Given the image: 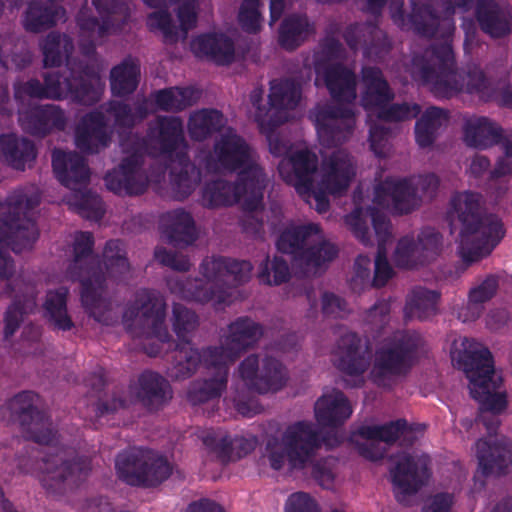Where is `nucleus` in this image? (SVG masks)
<instances>
[{
    "label": "nucleus",
    "mask_w": 512,
    "mask_h": 512,
    "mask_svg": "<svg viewBox=\"0 0 512 512\" xmlns=\"http://www.w3.org/2000/svg\"><path fill=\"white\" fill-rule=\"evenodd\" d=\"M322 442L321 434L312 422H294L287 426L280 440L276 436L267 440L270 466L280 470L287 459L292 468L303 469L315 457Z\"/></svg>",
    "instance_id": "f8f14e48"
},
{
    "label": "nucleus",
    "mask_w": 512,
    "mask_h": 512,
    "mask_svg": "<svg viewBox=\"0 0 512 512\" xmlns=\"http://www.w3.org/2000/svg\"><path fill=\"white\" fill-rule=\"evenodd\" d=\"M301 99V86L293 79H275L270 82L269 106L277 116L281 110L295 109Z\"/></svg>",
    "instance_id": "5fc2aeb1"
},
{
    "label": "nucleus",
    "mask_w": 512,
    "mask_h": 512,
    "mask_svg": "<svg viewBox=\"0 0 512 512\" xmlns=\"http://www.w3.org/2000/svg\"><path fill=\"white\" fill-rule=\"evenodd\" d=\"M343 38L352 51L362 49L367 58L380 59L392 47L387 34L369 22L348 25L343 32Z\"/></svg>",
    "instance_id": "cd10ccee"
},
{
    "label": "nucleus",
    "mask_w": 512,
    "mask_h": 512,
    "mask_svg": "<svg viewBox=\"0 0 512 512\" xmlns=\"http://www.w3.org/2000/svg\"><path fill=\"white\" fill-rule=\"evenodd\" d=\"M19 123L27 134L44 138L53 131H63L67 117L59 105L36 104L19 113Z\"/></svg>",
    "instance_id": "bb28decb"
},
{
    "label": "nucleus",
    "mask_w": 512,
    "mask_h": 512,
    "mask_svg": "<svg viewBox=\"0 0 512 512\" xmlns=\"http://www.w3.org/2000/svg\"><path fill=\"white\" fill-rule=\"evenodd\" d=\"M449 121L447 110L431 106L415 123V140L421 148L430 147L436 140L439 130Z\"/></svg>",
    "instance_id": "09e8293b"
},
{
    "label": "nucleus",
    "mask_w": 512,
    "mask_h": 512,
    "mask_svg": "<svg viewBox=\"0 0 512 512\" xmlns=\"http://www.w3.org/2000/svg\"><path fill=\"white\" fill-rule=\"evenodd\" d=\"M14 98L18 102L26 99L68 100L72 103L93 106L104 92V83L98 70L85 61H68L60 71L43 74V82L37 78L15 82Z\"/></svg>",
    "instance_id": "7ed1b4c3"
},
{
    "label": "nucleus",
    "mask_w": 512,
    "mask_h": 512,
    "mask_svg": "<svg viewBox=\"0 0 512 512\" xmlns=\"http://www.w3.org/2000/svg\"><path fill=\"white\" fill-rule=\"evenodd\" d=\"M475 16L481 30L492 38H503L512 31V12L508 5L478 0Z\"/></svg>",
    "instance_id": "473e14b6"
},
{
    "label": "nucleus",
    "mask_w": 512,
    "mask_h": 512,
    "mask_svg": "<svg viewBox=\"0 0 512 512\" xmlns=\"http://www.w3.org/2000/svg\"><path fill=\"white\" fill-rule=\"evenodd\" d=\"M318 224L291 226L285 228L276 241L277 250L291 256L292 265L304 273L316 272L322 265L336 258L338 249L335 245L319 238Z\"/></svg>",
    "instance_id": "ddd939ff"
},
{
    "label": "nucleus",
    "mask_w": 512,
    "mask_h": 512,
    "mask_svg": "<svg viewBox=\"0 0 512 512\" xmlns=\"http://www.w3.org/2000/svg\"><path fill=\"white\" fill-rule=\"evenodd\" d=\"M193 53L200 58L219 65L226 66L235 59L233 40L224 33H204L191 41Z\"/></svg>",
    "instance_id": "f704fd0d"
},
{
    "label": "nucleus",
    "mask_w": 512,
    "mask_h": 512,
    "mask_svg": "<svg viewBox=\"0 0 512 512\" xmlns=\"http://www.w3.org/2000/svg\"><path fill=\"white\" fill-rule=\"evenodd\" d=\"M35 287L27 284L24 291L16 292L13 301L7 308L4 316V336L9 338L19 329L25 315L32 313L36 308Z\"/></svg>",
    "instance_id": "a18cd8bd"
},
{
    "label": "nucleus",
    "mask_w": 512,
    "mask_h": 512,
    "mask_svg": "<svg viewBox=\"0 0 512 512\" xmlns=\"http://www.w3.org/2000/svg\"><path fill=\"white\" fill-rule=\"evenodd\" d=\"M361 193L360 188L355 189L353 193L355 208L346 215L345 223L354 236L363 245L368 246L372 244L367 224V220L370 219L377 238V249L386 248L387 243L392 238L391 222L378 208L370 205L366 208L361 207L359 204Z\"/></svg>",
    "instance_id": "5701e85b"
},
{
    "label": "nucleus",
    "mask_w": 512,
    "mask_h": 512,
    "mask_svg": "<svg viewBox=\"0 0 512 512\" xmlns=\"http://www.w3.org/2000/svg\"><path fill=\"white\" fill-rule=\"evenodd\" d=\"M165 317V301L154 290L140 289L134 302L125 308L122 321L133 336L146 334L167 342L170 334L165 326Z\"/></svg>",
    "instance_id": "f3484780"
},
{
    "label": "nucleus",
    "mask_w": 512,
    "mask_h": 512,
    "mask_svg": "<svg viewBox=\"0 0 512 512\" xmlns=\"http://www.w3.org/2000/svg\"><path fill=\"white\" fill-rule=\"evenodd\" d=\"M52 168L57 180L69 189H77L89 182L87 160L75 151L55 149L52 153Z\"/></svg>",
    "instance_id": "7c9ffc66"
},
{
    "label": "nucleus",
    "mask_w": 512,
    "mask_h": 512,
    "mask_svg": "<svg viewBox=\"0 0 512 512\" xmlns=\"http://www.w3.org/2000/svg\"><path fill=\"white\" fill-rule=\"evenodd\" d=\"M424 345V338L415 330L394 332L376 349L369 373L370 380L378 387L391 389L399 378L406 377L419 362Z\"/></svg>",
    "instance_id": "1a4fd4ad"
},
{
    "label": "nucleus",
    "mask_w": 512,
    "mask_h": 512,
    "mask_svg": "<svg viewBox=\"0 0 512 512\" xmlns=\"http://www.w3.org/2000/svg\"><path fill=\"white\" fill-rule=\"evenodd\" d=\"M315 27L306 15L292 14L284 18L279 28V45L287 51L297 49L310 35Z\"/></svg>",
    "instance_id": "de8ad7c7"
},
{
    "label": "nucleus",
    "mask_w": 512,
    "mask_h": 512,
    "mask_svg": "<svg viewBox=\"0 0 512 512\" xmlns=\"http://www.w3.org/2000/svg\"><path fill=\"white\" fill-rule=\"evenodd\" d=\"M92 4L101 20L80 12L77 16V25L83 32L96 33L102 38L120 31L130 18V8L123 0H92Z\"/></svg>",
    "instance_id": "b1692460"
},
{
    "label": "nucleus",
    "mask_w": 512,
    "mask_h": 512,
    "mask_svg": "<svg viewBox=\"0 0 512 512\" xmlns=\"http://www.w3.org/2000/svg\"><path fill=\"white\" fill-rule=\"evenodd\" d=\"M417 243L425 264L438 257L442 251L443 236L432 227L423 228L417 237Z\"/></svg>",
    "instance_id": "774afa93"
},
{
    "label": "nucleus",
    "mask_w": 512,
    "mask_h": 512,
    "mask_svg": "<svg viewBox=\"0 0 512 512\" xmlns=\"http://www.w3.org/2000/svg\"><path fill=\"white\" fill-rule=\"evenodd\" d=\"M361 105L366 111L379 110L390 104L395 93L382 70L376 66L361 69Z\"/></svg>",
    "instance_id": "2f4dec72"
},
{
    "label": "nucleus",
    "mask_w": 512,
    "mask_h": 512,
    "mask_svg": "<svg viewBox=\"0 0 512 512\" xmlns=\"http://www.w3.org/2000/svg\"><path fill=\"white\" fill-rule=\"evenodd\" d=\"M259 280L267 285H280L290 279V269L287 261L281 256H274L271 267H269V257L260 265L258 274Z\"/></svg>",
    "instance_id": "338daca9"
},
{
    "label": "nucleus",
    "mask_w": 512,
    "mask_h": 512,
    "mask_svg": "<svg viewBox=\"0 0 512 512\" xmlns=\"http://www.w3.org/2000/svg\"><path fill=\"white\" fill-rule=\"evenodd\" d=\"M106 112L113 116L115 126L133 129L149 115L147 99L137 100L133 107L123 101L112 100L107 104Z\"/></svg>",
    "instance_id": "603ef678"
},
{
    "label": "nucleus",
    "mask_w": 512,
    "mask_h": 512,
    "mask_svg": "<svg viewBox=\"0 0 512 512\" xmlns=\"http://www.w3.org/2000/svg\"><path fill=\"white\" fill-rule=\"evenodd\" d=\"M239 373L246 386L259 394L278 392L288 380L286 368L272 356H266L261 366L256 354L247 356L239 365Z\"/></svg>",
    "instance_id": "412c9836"
},
{
    "label": "nucleus",
    "mask_w": 512,
    "mask_h": 512,
    "mask_svg": "<svg viewBox=\"0 0 512 512\" xmlns=\"http://www.w3.org/2000/svg\"><path fill=\"white\" fill-rule=\"evenodd\" d=\"M107 120L103 112L92 110L83 115L75 128V144L84 153L94 154L110 143Z\"/></svg>",
    "instance_id": "c85d7f7f"
},
{
    "label": "nucleus",
    "mask_w": 512,
    "mask_h": 512,
    "mask_svg": "<svg viewBox=\"0 0 512 512\" xmlns=\"http://www.w3.org/2000/svg\"><path fill=\"white\" fill-rule=\"evenodd\" d=\"M135 395L150 412L162 409L173 396L169 382L157 372L144 371L137 381Z\"/></svg>",
    "instance_id": "72a5a7b5"
},
{
    "label": "nucleus",
    "mask_w": 512,
    "mask_h": 512,
    "mask_svg": "<svg viewBox=\"0 0 512 512\" xmlns=\"http://www.w3.org/2000/svg\"><path fill=\"white\" fill-rule=\"evenodd\" d=\"M92 232H77L73 243V261L67 269L72 281L81 284V303L85 311L95 321L103 325H113L117 318L112 311V302L105 297L106 277L100 261L93 253Z\"/></svg>",
    "instance_id": "423d86ee"
},
{
    "label": "nucleus",
    "mask_w": 512,
    "mask_h": 512,
    "mask_svg": "<svg viewBox=\"0 0 512 512\" xmlns=\"http://www.w3.org/2000/svg\"><path fill=\"white\" fill-rule=\"evenodd\" d=\"M314 122L322 144L327 147H336L352 135L355 114L349 107L325 105L316 112Z\"/></svg>",
    "instance_id": "393cba45"
},
{
    "label": "nucleus",
    "mask_w": 512,
    "mask_h": 512,
    "mask_svg": "<svg viewBox=\"0 0 512 512\" xmlns=\"http://www.w3.org/2000/svg\"><path fill=\"white\" fill-rule=\"evenodd\" d=\"M40 403L39 394L24 390L14 395L6 405L11 419L19 424L26 439L56 450V453L47 452L42 457L40 482L49 495L62 496L86 479L91 471V461L86 456L65 459V451L58 448V431L50 416L40 408Z\"/></svg>",
    "instance_id": "f257e3e1"
},
{
    "label": "nucleus",
    "mask_w": 512,
    "mask_h": 512,
    "mask_svg": "<svg viewBox=\"0 0 512 512\" xmlns=\"http://www.w3.org/2000/svg\"><path fill=\"white\" fill-rule=\"evenodd\" d=\"M39 45L46 68L60 67L63 60L68 59L74 51L72 38L56 31L49 32Z\"/></svg>",
    "instance_id": "864d4df0"
},
{
    "label": "nucleus",
    "mask_w": 512,
    "mask_h": 512,
    "mask_svg": "<svg viewBox=\"0 0 512 512\" xmlns=\"http://www.w3.org/2000/svg\"><path fill=\"white\" fill-rule=\"evenodd\" d=\"M395 466L390 470L397 502L406 504L407 498L416 494L429 480L430 457L426 454L399 453Z\"/></svg>",
    "instance_id": "aec40b11"
},
{
    "label": "nucleus",
    "mask_w": 512,
    "mask_h": 512,
    "mask_svg": "<svg viewBox=\"0 0 512 512\" xmlns=\"http://www.w3.org/2000/svg\"><path fill=\"white\" fill-rule=\"evenodd\" d=\"M39 204V194L29 193L26 188L13 190L0 202V242L11 246L15 253L32 248L39 237L32 217Z\"/></svg>",
    "instance_id": "9b49d317"
},
{
    "label": "nucleus",
    "mask_w": 512,
    "mask_h": 512,
    "mask_svg": "<svg viewBox=\"0 0 512 512\" xmlns=\"http://www.w3.org/2000/svg\"><path fill=\"white\" fill-rule=\"evenodd\" d=\"M411 74L415 81L429 86L437 98L449 99L462 91L489 97L492 92L489 80L478 66L469 67L463 74L457 71L452 46L446 42L415 55Z\"/></svg>",
    "instance_id": "20e7f679"
},
{
    "label": "nucleus",
    "mask_w": 512,
    "mask_h": 512,
    "mask_svg": "<svg viewBox=\"0 0 512 512\" xmlns=\"http://www.w3.org/2000/svg\"><path fill=\"white\" fill-rule=\"evenodd\" d=\"M200 91L194 87H169L158 90L154 101L161 111L181 112L197 103Z\"/></svg>",
    "instance_id": "8fccbe9b"
},
{
    "label": "nucleus",
    "mask_w": 512,
    "mask_h": 512,
    "mask_svg": "<svg viewBox=\"0 0 512 512\" xmlns=\"http://www.w3.org/2000/svg\"><path fill=\"white\" fill-rule=\"evenodd\" d=\"M250 166L259 165L252 161L249 145L232 129H228L215 141L213 155L206 159L207 170L214 172H240Z\"/></svg>",
    "instance_id": "4be33fe9"
},
{
    "label": "nucleus",
    "mask_w": 512,
    "mask_h": 512,
    "mask_svg": "<svg viewBox=\"0 0 512 512\" xmlns=\"http://www.w3.org/2000/svg\"><path fill=\"white\" fill-rule=\"evenodd\" d=\"M176 156L177 166H173L170 170L171 186L176 198L184 200L200 183L201 171L190 160L187 152L179 151Z\"/></svg>",
    "instance_id": "ea45409f"
},
{
    "label": "nucleus",
    "mask_w": 512,
    "mask_h": 512,
    "mask_svg": "<svg viewBox=\"0 0 512 512\" xmlns=\"http://www.w3.org/2000/svg\"><path fill=\"white\" fill-rule=\"evenodd\" d=\"M463 133L466 145L477 149H486L502 140V128L486 117L468 120Z\"/></svg>",
    "instance_id": "37998d69"
},
{
    "label": "nucleus",
    "mask_w": 512,
    "mask_h": 512,
    "mask_svg": "<svg viewBox=\"0 0 512 512\" xmlns=\"http://www.w3.org/2000/svg\"><path fill=\"white\" fill-rule=\"evenodd\" d=\"M499 286L495 275H488L478 286L469 292V301L463 314V321L475 320L482 312V304L489 301L497 292ZM462 314H460V317Z\"/></svg>",
    "instance_id": "e2e57ef3"
},
{
    "label": "nucleus",
    "mask_w": 512,
    "mask_h": 512,
    "mask_svg": "<svg viewBox=\"0 0 512 512\" xmlns=\"http://www.w3.org/2000/svg\"><path fill=\"white\" fill-rule=\"evenodd\" d=\"M480 199V194L464 191L453 195L450 201L461 225L458 250L466 264L490 255L505 236L502 220L487 213Z\"/></svg>",
    "instance_id": "39448f33"
},
{
    "label": "nucleus",
    "mask_w": 512,
    "mask_h": 512,
    "mask_svg": "<svg viewBox=\"0 0 512 512\" xmlns=\"http://www.w3.org/2000/svg\"><path fill=\"white\" fill-rule=\"evenodd\" d=\"M168 226L165 233L169 243L174 247L183 248L197 240L195 221L184 209H175L167 213Z\"/></svg>",
    "instance_id": "49530a36"
},
{
    "label": "nucleus",
    "mask_w": 512,
    "mask_h": 512,
    "mask_svg": "<svg viewBox=\"0 0 512 512\" xmlns=\"http://www.w3.org/2000/svg\"><path fill=\"white\" fill-rule=\"evenodd\" d=\"M456 360L469 379L470 395L479 403L480 409L501 414L508 405L507 393L500 389L503 380L495 372L490 350L475 342L464 344Z\"/></svg>",
    "instance_id": "6e6552de"
},
{
    "label": "nucleus",
    "mask_w": 512,
    "mask_h": 512,
    "mask_svg": "<svg viewBox=\"0 0 512 512\" xmlns=\"http://www.w3.org/2000/svg\"><path fill=\"white\" fill-rule=\"evenodd\" d=\"M443 8L444 15H438L430 3L410 0L411 12L406 15L404 1L395 0L390 5V16L401 30L412 31L424 38H449L455 30L454 14L456 8L468 10L473 0H429Z\"/></svg>",
    "instance_id": "9d476101"
},
{
    "label": "nucleus",
    "mask_w": 512,
    "mask_h": 512,
    "mask_svg": "<svg viewBox=\"0 0 512 512\" xmlns=\"http://www.w3.org/2000/svg\"><path fill=\"white\" fill-rule=\"evenodd\" d=\"M439 298L440 294L435 290L415 287L407 298L404 308L405 315L409 318L416 317L419 320H427L436 315Z\"/></svg>",
    "instance_id": "bf43d9fd"
},
{
    "label": "nucleus",
    "mask_w": 512,
    "mask_h": 512,
    "mask_svg": "<svg viewBox=\"0 0 512 512\" xmlns=\"http://www.w3.org/2000/svg\"><path fill=\"white\" fill-rule=\"evenodd\" d=\"M103 258L109 276L117 281H122L126 278L130 270V264L123 241L119 239L107 241L103 250Z\"/></svg>",
    "instance_id": "680f3d73"
},
{
    "label": "nucleus",
    "mask_w": 512,
    "mask_h": 512,
    "mask_svg": "<svg viewBox=\"0 0 512 512\" xmlns=\"http://www.w3.org/2000/svg\"><path fill=\"white\" fill-rule=\"evenodd\" d=\"M373 202L381 207L391 205L395 213L404 215L417 209L421 200L409 179L387 177L374 187Z\"/></svg>",
    "instance_id": "a878e982"
},
{
    "label": "nucleus",
    "mask_w": 512,
    "mask_h": 512,
    "mask_svg": "<svg viewBox=\"0 0 512 512\" xmlns=\"http://www.w3.org/2000/svg\"><path fill=\"white\" fill-rule=\"evenodd\" d=\"M266 175L260 166H250L238 173L237 181L223 179L205 184L203 202L209 208L231 206L245 198L246 206L254 210L262 202Z\"/></svg>",
    "instance_id": "2eb2a0df"
},
{
    "label": "nucleus",
    "mask_w": 512,
    "mask_h": 512,
    "mask_svg": "<svg viewBox=\"0 0 512 512\" xmlns=\"http://www.w3.org/2000/svg\"><path fill=\"white\" fill-rule=\"evenodd\" d=\"M225 125L226 119L221 111L203 108L190 114L187 130L192 141L202 142L220 132Z\"/></svg>",
    "instance_id": "c03bdc74"
},
{
    "label": "nucleus",
    "mask_w": 512,
    "mask_h": 512,
    "mask_svg": "<svg viewBox=\"0 0 512 512\" xmlns=\"http://www.w3.org/2000/svg\"><path fill=\"white\" fill-rule=\"evenodd\" d=\"M352 414V407L345 394L337 389L322 395L315 404V417L323 427L341 426Z\"/></svg>",
    "instance_id": "c9c22d12"
},
{
    "label": "nucleus",
    "mask_w": 512,
    "mask_h": 512,
    "mask_svg": "<svg viewBox=\"0 0 512 512\" xmlns=\"http://www.w3.org/2000/svg\"><path fill=\"white\" fill-rule=\"evenodd\" d=\"M250 261L225 256L206 257L199 270L204 279H177L175 286L183 298L199 303L229 305L232 302V287L246 283L252 273Z\"/></svg>",
    "instance_id": "0eeeda50"
},
{
    "label": "nucleus",
    "mask_w": 512,
    "mask_h": 512,
    "mask_svg": "<svg viewBox=\"0 0 512 512\" xmlns=\"http://www.w3.org/2000/svg\"><path fill=\"white\" fill-rule=\"evenodd\" d=\"M289 162L293 169V175L284 177L287 183H291L298 194H309L313 186V176L318 168V157L308 149L294 152Z\"/></svg>",
    "instance_id": "a19ab883"
},
{
    "label": "nucleus",
    "mask_w": 512,
    "mask_h": 512,
    "mask_svg": "<svg viewBox=\"0 0 512 512\" xmlns=\"http://www.w3.org/2000/svg\"><path fill=\"white\" fill-rule=\"evenodd\" d=\"M122 146L129 155L118 167L106 173L105 185L119 196L141 195L148 187V177L143 169L144 155L171 158L180 148H186L183 121L178 116H157L149 124L145 137L132 136Z\"/></svg>",
    "instance_id": "f03ea898"
},
{
    "label": "nucleus",
    "mask_w": 512,
    "mask_h": 512,
    "mask_svg": "<svg viewBox=\"0 0 512 512\" xmlns=\"http://www.w3.org/2000/svg\"><path fill=\"white\" fill-rule=\"evenodd\" d=\"M321 170V187L314 189L312 186L309 194L300 195L312 196L316 202V211L325 213L330 207L328 194L342 196L348 190L356 171L351 156L344 150H336L323 159Z\"/></svg>",
    "instance_id": "a211bd4d"
},
{
    "label": "nucleus",
    "mask_w": 512,
    "mask_h": 512,
    "mask_svg": "<svg viewBox=\"0 0 512 512\" xmlns=\"http://www.w3.org/2000/svg\"><path fill=\"white\" fill-rule=\"evenodd\" d=\"M69 290L66 287H59L56 290L47 292L44 302L45 316L55 329L69 331L74 323L67 311V298Z\"/></svg>",
    "instance_id": "6e6d98bb"
},
{
    "label": "nucleus",
    "mask_w": 512,
    "mask_h": 512,
    "mask_svg": "<svg viewBox=\"0 0 512 512\" xmlns=\"http://www.w3.org/2000/svg\"><path fill=\"white\" fill-rule=\"evenodd\" d=\"M64 14L61 6L31 1L22 16V25L27 32L41 33L56 26L60 15Z\"/></svg>",
    "instance_id": "79ce46f5"
},
{
    "label": "nucleus",
    "mask_w": 512,
    "mask_h": 512,
    "mask_svg": "<svg viewBox=\"0 0 512 512\" xmlns=\"http://www.w3.org/2000/svg\"><path fill=\"white\" fill-rule=\"evenodd\" d=\"M213 358L199 349L180 351L169 369V376L174 380L190 378L200 365L206 369H214L212 378L196 380L190 383L187 399L192 405H200L220 398L227 387L229 368L224 364H214Z\"/></svg>",
    "instance_id": "4468645a"
},
{
    "label": "nucleus",
    "mask_w": 512,
    "mask_h": 512,
    "mask_svg": "<svg viewBox=\"0 0 512 512\" xmlns=\"http://www.w3.org/2000/svg\"><path fill=\"white\" fill-rule=\"evenodd\" d=\"M358 433L365 440H379L385 446H390L400 437L411 434V430L405 419H398L383 425L362 426Z\"/></svg>",
    "instance_id": "052dcab7"
},
{
    "label": "nucleus",
    "mask_w": 512,
    "mask_h": 512,
    "mask_svg": "<svg viewBox=\"0 0 512 512\" xmlns=\"http://www.w3.org/2000/svg\"><path fill=\"white\" fill-rule=\"evenodd\" d=\"M263 327L247 316L238 317L228 326L224 345L208 346L201 350L213 358V363L229 366L243 353L253 348L263 336Z\"/></svg>",
    "instance_id": "6ab92c4d"
},
{
    "label": "nucleus",
    "mask_w": 512,
    "mask_h": 512,
    "mask_svg": "<svg viewBox=\"0 0 512 512\" xmlns=\"http://www.w3.org/2000/svg\"><path fill=\"white\" fill-rule=\"evenodd\" d=\"M323 79L331 98L337 103H352L356 99V75L342 63L325 67Z\"/></svg>",
    "instance_id": "e433bc0d"
},
{
    "label": "nucleus",
    "mask_w": 512,
    "mask_h": 512,
    "mask_svg": "<svg viewBox=\"0 0 512 512\" xmlns=\"http://www.w3.org/2000/svg\"><path fill=\"white\" fill-rule=\"evenodd\" d=\"M337 368L350 376H360L368 368L361 350V338L354 332L343 334L337 344Z\"/></svg>",
    "instance_id": "58836bf2"
},
{
    "label": "nucleus",
    "mask_w": 512,
    "mask_h": 512,
    "mask_svg": "<svg viewBox=\"0 0 512 512\" xmlns=\"http://www.w3.org/2000/svg\"><path fill=\"white\" fill-rule=\"evenodd\" d=\"M477 459L484 476L504 475L512 461V442L506 437L479 439Z\"/></svg>",
    "instance_id": "c756f323"
},
{
    "label": "nucleus",
    "mask_w": 512,
    "mask_h": 512,
    "mask_svg": "<svg viewBox=\"0 0 512 512\" xmlns=\"http://www.w3.org/2000/svg\"><path fill=\"white\" fill-rule=\"evenodd\" d=\"M110 88L116 97L134 93L140 81V66L132 58H125L110 71Z\"/></svg>",
    "instance_id": "3c124183"
},
{
    "label": "nucleus",
    "mask_w": 512,
    "mask_h": 512,
    "mask_svg": "<svg viewBox=\"0 0 512 512\" xmlns=\"http://www.w3.org/2000/svg\"><path fill=\"white\" fill-rule=\"evenodd\" d=\"M0 157L12 168L24 171L31 167L37 157L34 142L16 134H2L0 136Z\"/></svg>",
    "instance_id": "4c0bfd02"
},
{
    "label": "nucleus",
    "mask_w": 512,
    "mask_h": 512,
    "mask_svg": "<svg viewBox=\"0 0 512 512\" xmlns=\"http://www.w3.org/2000/svg\"><path fill=\"white\" fill-rule=\"evenodd\" d=\"M263 89L255 88L250 94V101L256 109L254 119L261 132H271L284 123V120L272 112L271 107L262 106Z\"/></svg>",
    "instance_id": "0e129e2a"
},
{
    "label": "nucleus",
    "mask_w": 512,
    "mask_h": 512,
    "mask_svg": "<svg viewBox=\"0 0 512 512\" xmlns=\"http://www.w3.org/2000/svg\"><path fill=\"white\" fill-rule=\"evenodd\" d=\"M173 331L177 335L178 343L176 345L174 359L182 350L196 349L191 344L192 333L199 325L197 314L180 303L173 305Z\"/></svg>",
    "instance_id": "4d7b16f0"
},
{
    "label": "nucleus",
    "mask_w": 512,
    "mask_h": 512,
    "mask_svg": "<svg viewBox=\"0 0 512 512\" xmlns=\"http://www.w3.org/2000/svg\"><path fill=\"white\" fill-rule=\"evenodd\" d=\"M117 477L133 487H157L172 473V466L161 455L148 449L131 448L117 454L115 459Z\"/></svg>",
    "instance_id": "dca6fc26"
},
{
    "label": "nucleus",
    "mask_w": 512,
    "mask_h": 512,
    "mask_svg": "<svg viewBox=\"0 0 512 512\" xmlns=\"http://www.w3.org/2000/svg\"><path fill=\"white\" fill-rule=\"evenodd\" d=\"M177 1L178 0H143L148 7L159 9L148 15L147 26L151 31H161L163 40L167 44H173L178 41V29L174 25L171 14L168 11V6Z\"/></svg>",
    "instance_id": "13d9d810"
},
{
    "label": "nucleus",
    "mask_w": 512,
    "mask_h": 512,
    "mask_svg": "<svg viewBox=\"0 0 512 512\" xmlns=\"http://www.w3.org/2000/svg\"><path fill=\"white\" fill-rule=\"evenodd\" d=\"M394 262L399 268L413 269L418 265H425L417 241L413 237H402L396 246Z\"/></svg>",
    "instance_id": "69168bd1"
}]
</instances>
